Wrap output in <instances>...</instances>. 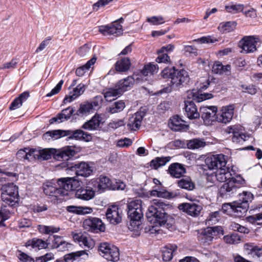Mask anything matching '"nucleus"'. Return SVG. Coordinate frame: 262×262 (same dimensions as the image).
<instances>
[{
	"mask_svg": "<svg viewBox=\"0 0 262 262\" xmlns=\"http://www.w3.org/2000/svg\"><path fill=\"white\" fill-rule=\"evenodd\" d=\"M205 163L210 169H217L215 176L218 181L224 183L220 186L219 193L222 198H228L236 192L245 184V180L239 174L226 167L225 156L223 154L208 157Z\"/></svg>",
	"mask_w": 262,
	"mask_h": 262,
	"instance_id": "1",
	"label": "nucleus"
},
{
	"mask_svg": "<svg viewBox=\"0 0 262 262\" xmlns=\"http://www.w3.org/2000/svg\"><path fill=\"white\" fill-rule=\"evenodd\" d=\"M80 186L78 180L73 178H63L56 181L52 180L44 183L42 189L44 193L51 198L58 199L67 196L69 192L75 190Z\"/></svg>",
	"mask_w": 262,
	"mask_h": 262,
	"instance_id": "2",
	"label": "nucleus"
},
{
	"mask_svg": "<svg viewBox=\"0 0 262 262\" xmlns=\"http://www.w3.org/2000/svg\"><path fill=\"white\" fill-rule=\"evenodd\" d=\"M169 208V204L166 203L161 200L155 199L152 204L150 206L146 212V216L150 222H152L154 227L162 226L166 223L168 215L165 212L167 209Z\"/></svg>",
	"mask_w": 262,
	"mask_h": 262,
	"instance_id": "3",
	"label": "nucleus"
},
{
	"mask_svg": "<svg viewBox=\"0 0 262 262\" xmlns=\"http://www.w3.org/2000/svg\"><path fill=\"white\" fill-rule=\"evenodd\" d=\"M161 75L163 78H170L171 85L176 88L184 86L187 84L190 80L188 72L186 70H178L174 67L164 68Z\"/></svg>",
	"mask_w": 262,
	"mask_h": 262,
	"instance_id": "4",
	"label": "nucleus"
},
{
	"mask_svg": "<svg viewBox=\"0 0 262 262\" xmlns=\"http://www.w3.org/2000/svg\"><path fill=\"white\" fill-rule=\"evenodd\" d=\"M1 198L3 201L12 206L18 200V187L13 183L3 185L1 188Z\"/></svg>",
	"mask_w": 262,
	"mask_h": 262,
	"instance_id": "5",
	"label": "nucleus"
},
{
	"mask_svg": "<svg viewBox=\"0 0 262 262\" xmlns=\"http://www.w3.org/2000/svg\"><path fill=\"white\" fill-rule=\"evenodd\" d=\"M224 230L221 226L209 227L199 232L198 240L205 245H210L215 236L223 235Z\"/></svg>",
	"mask_w": 262,
	"mask_h": 262,
	"instance_id": "6",
	"label": "nucleus"
},
{
	"mask_svg": "<svg viewBox=\"0 0 262 262\" xmlns=\"http://www.w3.org/2000/svg\"><path fill=\"white\" fill-rule=\"evenodd\" d=\"M98 250L100 255L107 260L116 262L119 260V250L115 246L106 242L102 243L100 244Z\"/></svg>",
	"mask_w": 262,
	"mask_h": 262,
	"instance_id": "7",
	"label": "nucleus"
},
{
	"mask_svg": "<svg viewBox=\"0 0 262 262\" xmlns=\"http://www.w3.org/2000/svg\"><path fill=\"white\" fill-rule=\"evenodd\" d=\"M225 132L231 134L230 136L233 143L242 145L249 136L246 135L242 132V127L239 125H232L228 126L225 129Z\"/></svg>",
	"mask_w": 262,
	"mask_h": 262,
	"instance_id": "8",
	"label": "nucleus"
},
{
	"mask_svg": "<svg viewBox=\"0 0 262 262\" xmlns=\"http://www.w3.org/2000/svg\"><path fill=\"white\" fill-rule=\"evenodd\" d=\"M211 83L212 82L208 80L200 85L199 91H196L195 90H193L191 91L188 92V98H192L194 101L198 102H200L204 100L212 98L213 95L211 93H202L200 92V91L206 90L211 84Z\"/></svg>",
	"mask_w": 262,
	"mask_h": 262,
	"instance_id": "9",
	"label": "nucleus"
},
{
	"mask_svg": "<svg viewBox=\"0 0 262 262\" xmlns=\"http://www.w3.org/2000/svg\"><path fill=\"white\" fill-rule=\"evenodd\" d=\"M83 227L86 230L93 233L104 232L105 230L104 224L97 217H90L84 220Z\"/></svg>",
	"mask_w": 262,
	"mask_h": 262,
	"instance_id": "10",
	"label": "nucleus"
},
{
	"mask_svg": "<svg viewBox=\"0 0 262 262\" xmlns=\"http://www.w3.org/2000/svg\"><path fill=\"white\" fill-rule=\"evenodd\" d=\"M67 169L74 171L78 176L88 177L93 172V169L89 165L84 162L67 164Z\"/></svg>",
	"mask_w": 262,
	"mask_h": 262,
	"instance_id": "11",
	"label": "nucleus"
},
{
	"mask_svg": "<svg viewBox=\"0 0 262 262\" xmlns=\"http://www.w3.org/2000/svg\"><path fill=\"white\" fill-rule=\"evenodd\" d=\"M178 208L189 215L197 217L200 214L203 207L199 202H191L182 203L179 205Z\"/></svg>",
	"mask_w": 262,
	"mask_h": 262,
	"instance_id": "12",
	"label": "nucleus"
},
{
	"mask_svg": "<svg viewBox=\"0 0 262 262\" xmlns=\"http://www.w3.org/2000/svg\"><path fill=\"white\" fill-rule=\"evenodd\" d=\"M128 217L142 219L143 216L142 201L137 199L131 201L127 204Z\"/></svg>",
	"mask_w": 262,
	"mask_h": 262,
	"instance_id": "13",
	"label": "nucleus"
},
{
	"mask_svg": "<svg viewBox=\"0 0 262 262\" xmlns=\"http://www.w3.org/2000/svg\"><path fill=\"white\" fill-rule=\"evenodd\" d=\"M99 32L104 35H113L115 37L119 36L123 33L122 26L115 21L111 24L99 27Z\"/></svg>",
	"mask_w": 262,
	"mask_h": 262,
	"instance_id": "14",
	"label": "nucleus"
},
{
	"mask_svg": "<svg viewBox=\"0 0 262 262\" xmlns=\"http://www.w3.org/2000/svg\"><path fill=\"white\" fill-rule=\"evenodd\" d=\"M256 39L253 36H245L239 41L238 46L245 53H253L257 49Z\"/></svg>",
	"mask_w": 262,
	"mask_h": 262,
	"instance_id": "15",
	"label": "nucleus"
},
{
	"mask_svg": "<svg viewBox=\"0 0 262 262\" xmlns=\"http://www.w3.org/2000/svg\"><path fill=\"white\" fill-rule=\"evenodd\" d=\"M55 151L54 159L58 161H68L76 155V151L70 146L55 149Z\"/></svg>",
	"mask_w": 262,
	"mask_h": 262,
	"instance_id": "16",
	"label": "nucleus"
},
{
	"mask_svg": "<svg viewBox=\"0 0 262 262\" xmlns=\"http://www.w3.org/2000/svg\"><path fill=\"white\" fill-rule=\"evenodd\" d=\"M217 107L215 106H202L200 111L201 117L205 123L209 124L216 120Z\"/></svg>",
	"mask_w": 262,
	"mask_h": 262,
	"instance_id": "17",
	"label": "nucleus"
},
{
	"mask_svg": "<svg viewBox=\"0 0 262 262\" xmlns=\"http://www.w3.org/2000/svg\"><path fill=\"white\" fill-rule=\"evenodd\" d=\"M121 211L117 206L112 205L107 209L105 215L110 223L117 225L122 220Z\"/></svg>",
	"mask_w": 262,
	"mask_h": 262,
	"instance_id": "18",
	"label": "nucleus"
},
{
	"mask_svg": "<svg viewBox=\"0 0 262 262\" xmlns=\"http://www.w3.org/2000/svg\"><path fill=\"white\" fill-rule=\"evenodd\" d=\"M67 136L68 140L74 139L85 142H90L92 140L91 134L85 132L81 129L67 130Z\"/></svg>",
	"mask_w": 262,
	"mask_h": 262,
	"instance_id": "19",
	"label": "nucleus"
},
{
	"mask_svg": "<svg viewBox=\"0 0 262 262\" xmlns=\"http://www.w3.org/2000/svg\"><path fill=\"white\" fill-rule=\"evenodd\" d=\"M155 189L150 191L152 196L166 199H171L180 195V193L177 191H169L163 186H155Z\"/></svg>",
	"mask_w": 262,
	"mask_h": 262,
	"instance_id": "20",
	"label": "nucleus"
},
{
	"mask_svg": "<svg viewBox=\"0 0 262 262\" xmlns=\"http://www.w3.org/2000/svg\"><path fill=\"white\" fill-rule=\"evenodd\" d=\"M145 113L143 111H138L129 117L127 126L129 129L132 130H136L139 128Z\"/></svg>",
	"mask_w": 262,
	"mask_h": 262,
	"instance_id": "21",
	"label": "nucleus"
},
{
	"mask_svg": "<svg viewBox=\"0 0 262 262\" xmlns=\"http://www.w3.org/2000/svg\"><path fill=\"white\" fill-rule=\"evenodd\" d=\"M221 113L217 114L216 120L219 122L227 123L231 121L234 114V107L232 105L223 107Z\"/></svg>",
	"mask_w": 262,
	"mask_h": 262,
	"instance_id": "22",
	"label": "nucleus"
},
{
	"mask_svg": "<svg viewBox=\"0 0 262 262\" xmlns=\"http://www.w3.org/2000/svg\"><path fill=\"white\" fill-rule=\"evenodd\" d=\"M192 100H185L183 109L185 111V115L190 119L199 118L200 116V113L198 111L196 106Z\"/></svg>",
	"mask_w": 262,
	"mask_h": 262,
	"instance_id": "23",
	"label": "nucleus"
},
{
	"mask_svg": "<svg viewBox=\"0 0 262 262\" xmlns=\"http://www.w3.org/2000/svg\"><path fill=\"white\" fill-rule=\"evenodd\" d=\"M244 249L247 254L253 258L262 261V246H258L252 243H246L244 245Z\"/></svg>",
	"mask_w": 262,
	"mask_h": 262,
	"instance_id": "24",
	"label": "nucleus"
},
{
	"mask_svg": "<svg viewBox=\"0 0 262 262\" xmlns=\"http://www.w3.org/2000/svg\"><path fill=\"white\" fill-rule=\"evenodd\" d=\"M135 84V79L132 76L120 80L116 84V86L122 95L124 92L130 90Z\"/></svg>",
	"mask_w": 262,
	"mask_h": 262,
	"instance_id": "25",
	"label": "nucleus"
},
{
	"mask_svg": "<svg viewBox=\"0 0 262 262\" xmlns=\"http://www.w3.org/2000/svg\"><path fill=\"white\" fill-rule=\"evenodd\" d=\"M75 195L78 199L89 201L95 196V192L91 187L86 186L77 189Z\"/></svg>",
	"mask_w": 262,
	"mask_h": 262,
	"instance_id": "26",
	"label": "nucleus"
},
{
	"mask_svg": "<svg viewBox=\"0 0 262 262\" xmlns=\"http://www.w3.org/2000/svg\"><path fill=\"white\" fill-rule=\"evenodd\" d=\"M102 122V117L101 115L96 114L90 120L85 122L81 128L87 130H96Z\"/></svg>",
	"mask_w": 262,
	"mask_h": 262,
	"instance_id": "27",
	"label": "nucleus"
},
{
	"mask_svg": "<svg viewBox=\"0 0 262 262\" xmlns=\"http://www.w3.org/2000/svg\"><path fill=\"white\" fill-rule=\"evenodd\" d=\"M168 172L172 177L180 178L186 173V169L183 165L173 163L169 166Z\"/></svg>",
	"mask_w": 262,
	"mask_h": 262,
	"instance_id": "28",
	"label": "nucleus"
},
{
	"mask_svg": "<svg viewBox=\"0 0 262 262\" xmlns=\"http://www.w3.org/2000/svg\"><path fill=\"white\" fill-rule=\"evenodd\" d=\"M169 126L174 131L185 130L189 127L188 125L184 124V121L178 115L170 119Z\"/></svg>",
	"mask_w": 262,
	"mask_h": 262,
	"instance_id": "29",
	"label": "nucleus"
},
{
	"mask_svg": "<svg viewBox=\"0 0 262 262\" xmlns=\"http://www.w3.org/2000/svg\"><path fill=\"white\" fill-rule=\"evenodd\" d=\"M67 130L56 129L49 130L43 135L42 139L48 141L51 140H57L61 137H67Z\"/></svg>",
	"mask_w": 262,
	"mask_h": 262,
	"instance_id": "30",
	"label": "nucleus"
},
{
	"mask_svg": "<svg viewBox=\"0 0 262 262\" xmlns=\"http://www.w3.org/2000/svg\"><path fill=\"white\" fill-rule=\"evenodd\" d=\"M85 85L83 84H79L74 89L72 92H71L68 96H67L64 100V103L67 102H71L75 100L78 96L82 95L85 91Z\"/></svg>",
	"mask_w": 262,
	"mask_h": 262,
	"instance_id": "31",
	"label": "nucleus"
},
{
	"mask_svg": "<svg viewBox=\"0 0 262 262\" xmlns=\"http://www.w3.org/2000/svg\"><path fill=\"white\" fill-rule=\"evenodd\" d=\"M48 240L45 241L41 239L33 238L27 241L26 243V246H31L32 248H36L38 250L45 249L50 244V243H48Z\"/></svg>",
	"mask_w": 262,
	"mask_h": 262,
	"instance_id": "32",
	"label": "nucleus"
},
{
	"mask_svg": "<svg viewBox=\"0 0 262 262\" xmlns=\"http://www.w3.org/2000/svg\"><path fill=\"white\" fill-rule=\"evenodd\" d=\"M178 186L182 189L188 191L193 190L195 185L191 179L189 177H184L177 181Z\"/></svg>",
	"mask_w": 262,
	"mask_h": 262,
	"instance_id": "33",
	"label": "nucleus"
},
{
	"mask_svg": "<svg viewBox=\"0 0 262 262\" xmlns=\"http://www.w3.org/2000/svg\"><path fill=\"white\" fill-rule=\"evenodd\" d=\"M130 66V60L127 57H124L118 60L115 64L116 70L119 72H125L128 71Z\"/></svg>",
	"mask_w": 262,
	"mask_h": 262,
	"instance_id": "34",
	"label": "nucleus"
},
{
	"mask_svg": "<svg viewBox=\"0 0 262 262\" xmlns=\"http://www.w3.org/2000/svg\"><path fill=\"white\" fill-rule=\"evenodd\" d=\"M177 249L176 245H168L165 246L162 250L163 260L165 261L171 260L173 257V253Z\"/></svg>",
	"mask_w": 262,
	"mask_h": 262,
	"instance_id": "35",
	"label": "nucleus"
},
{
	"mask_svg": "<svg viewBox=\"0 0 262 262\" xmlns=\"http://www.w3.org/2000/svg\"><path fill=\"white\" fill-rule=\"evenodd\" d=\"M171 159V157H156L150 162V166L151 168L157 169L159 167L164 166L169 162Z\"/></svg>",
	"mask_w": 262,
	"mask_h": 262,
	"instance_id": "36",
	"label": "nucleus"
},
{
	"mask_svg": "<svg viewBox=\"0 0 262 262\" xmlns=\"http://www.w3.org/2000/svg\"><path fill=\"white\" fill-rule=\"evenodd\" d=\"M248 208L246 206L242 205L239 202L235 201L233 202V215L237 217H243L246 215Z\"/></svg>",
	"mask_w": 262,
	"mask_h": 262,
	"instance_id": "37",
	"label": "nucleus"
},
{
	"mask_svg": "<svg viewBox=\"0 0 262 262\" xmlns=\"http://www.w3.org/2000/svg\"><path fill=\"white\" fill-rule=\"evenodd\" d=\"M104 97L107 101H112L116 99L117 97L121 95L116 85L113 88H110L104 90L103 92Z\"/></svg>",
	"mask_w": 262,
	"mask_h": 262,
	"instance_id": "38",
	"label": "nucleus"
},
{
	"mask_svg": "<svg viewBox=\"0 0 262 262\" xmlns=\"http://www.w3.org/2000/svg\"><path fill=\"white\" fill-rule=\"evenodd\" d=\"M253 198V195L251 192L244 191L238 194V200L236 201L249 208V203L252 202Z\"/></svg>",
	"mask_w": 262,
	"mask_h": 262,
	"instance_id": "39",
	"label": "nucleus"
},
{
	"mask_svg": "<svg viewBox=\"0 0 262 262\" xmlns=\"http://www.w3.org/2000/svg\"><path fill=\"white\" fill-rule=\"evenodd\" d=\"M231 67L230 65L223 66L220 61H215L212 68V71L216 74L227 73L230 71Z\"/></svg>",
	"mask_w": 262,
	"mask_h": 262,
	"instance_id": "40",
	"label": "nucleus"
},
{
	"mask_svg": "<svg viewBox=\"0 0 262 262\" xmlns=\"http://www.w3.org/2000/svg\"><path fill=\"white\" fill-rule=\"evenodd\" d=\"M96 61V58L93 57L89 60L85 64L77 68L76 70L75 73L78 76H82L84 75L85 71L89 70L91 67L93 65Z\"/></svg>",
	"mask_w": 262,
	"mask_h": 262,
	"instance_id": "41",
	"label": "nucleus"
},
{
	"mask_svg": "<svg viewBox=\"0 0 262 262\" xmlns=\"http://www.w3.org/2000/svg\"><path fill=\"white\" fill-rule=\"evenodd\" d=\"M111 181L108 177L101 176L99 178L98 188L100 192L103 191L106 188H111Z\"/></svg>",
	"mask_w": 262,
	"mask_h": 262,
	"instance_id": "42",
	"label": "nucleus"
},
{
	"mask_svg": "<svg viewBox=\"0 0 262 262\" xmlns=\"http://www.w3.org/2000/svg\"><path fill=\"white\" fill-rule=\"evenodd\" d=\"M125 107V104L123 101H117L108 108V112L111 114L117 113L123 111Z\"/></svg>",
	"mask_w": 262,
	"mask_h": 262,
	"instance_id": "43",
	"label": "nucleus"
},
{
	"mask_svg": "<svg viewBox=\"0 0 262 262\" xmlns=\"http://www.w3.org/2000/svg\"><path fill=\"white\" fill-rule=\"evenodd\" d=\"M38 231L43 234H51L57 233L60 230L59 227H55L52 226H45L39 225L37 227Z\"/></svg>",
	"mask_w": 262,
	"mask_h": 262,
	"instance_id": "44",
	"label": "nucleus"
},
{
	"mask_svg": "<svg viewBox=\"0 0 262 262\" xmlns=\"http://www.w3.org/2000/svg\"><path fill=\"white\" fill-rule=\"evenodd\" d=\"M55 148L43 149L39 150L38 151V158L43 160H49L51 158L52 156L54 158L55 152Z\"/></svg>",
	"mask_w": 262,
	"mask_h": 262,
	"instance_id": "45",
	"label": "nucleus"
},
{
	"mask_svg": "<svg viewBox=\"0 0 262 262\" xmlns=\"http://www.w3.org/2000/svg\"><path fill=\"white\" fill-rule=\"evenodd\" d=\"M130 219L129 223L127 224L128 229L131 231H138L141 229V220L142 219L137 217H128Z\"/></svg>",
	"mask_w": 262,
	"mask_h": 262,
	"instance_id": "46",
	"label": "nucleus"
},
{
	"mask_svg": "<svg viewBox=\"0 0 262 262\" xmlns=\"http://www.w3.org/2000/svg\"><path fill=\"white\" fill-rule=\"evenodd\" d=\"M236 25V23L233 21L221 23L219 26V29L223 32H230L235 29Z\"/></svg>",
	"mask_w": 262,
	"mask_h": 262,
	"instance_id": "47",
	"label": "nucleus"
},
{
	"mask_svg": "<svg viewBox=\"0 0 262 262\" xmlns=\"http://www.w3.org/2000/svg\"><path fill=\"white\" fill-rule=\"evenodd\" d=\"M158 68L157 65L148 64L145 65L143 69L141 71V74L144 76H147L148 74H154L158 72Z\"/></svg>",
	"mask_w": 262,
	"mask_h": 262,
	"instance_id": "48",
	"label": "nucleus"
},
{
	"mask_svg": "<svg viewBox=\"0 0 262 262\" xmlns=\"http://www.w3.org/2000/svg\"><path fill=\"white\" fill-rule=\"evenodd\" d=\"M205 145V142L199 139H192L189 140L187 143L188 148L192 149L203 147Z\"/></svg>",
	"mask_w": 262,
	"mask_h": 262,
	"instance_id": "49",
	"label": "nucleus"
},
{
	"mask_svg": "<svg viewBox=\"0 0 262 262\" xmlns=\"http://www.w3.org/2000/svg\"><path fill=\"white\" fill-rule=\"evenodd\" d=\"M86 253L85 250L79 251L75 252H72L67 254H66L64 256V260L66 262H69L71 260L76 259V258L79 257L81 255Z\"/></svg>",
	"mask_w": 262,
	"mask_h": 262,
	"instance_id": "50",
	"label": "nucleus"
},
{
	"mask_svg": "<svg viewBox=\"0 0 262 262\" xmlns=\"http://www.w3.org/2000/svg\"><path fill=\"white\" fill-rule=\"evenodd\" d=\"M224 240L227 244H235L239 243L241 238L237 233H232L231 235L225 236Z\"/></svg>",
	"mask_w": 262,
	"mask_h": 262,
	"instance_id": "51",
	"label": "nucleus"
},
{
	"mask_svg": "<svg viewBox=\"0 0 262 262\" xmlns=\"http://www.w3.org/2000/svg\"><path fill=\"white\" fill-rule=\"evenodd\" d=\"M92 110V104H91L90 103H82L77 111L76 115H83L90 112Z\"/></svg>",
	"mask_w": 262,
	"mask_h": 262,
	"instance_id": "52",
	"label": "nucleus"
},
{
	"mask_svg": "<svg viewBox=\"0 0 262 262\" xmlns=\"http://www.w3.org/2000/svg\"><path fill=\"white\" fill-rule=\"evenodd\" d=\"M240 89L242 90V92L248 93L250 95L255 94L257 91L256 86L252 84H242L240 86Z\"/></svg>",
	"mask_w": 262,
	"mask_h": 262,
	"instance_id": "53",
	"label": "nucleus"
},
{
	"mask_svg": "<svg viewBox=\"0 0 262 262\" xmlns=\"http://www.w3.org/2000/svg\"><path fill=\"white\" fill-rule=\"evenodd\" d=\"M74 112V108L71 106H69L68 108L62 110L61 112L59 114L60 116H61L62 119H63V121H64L70 119L71 115L73 114Z\"/></svg>",
	"mask_w": 262,
	"mask_h": 262,
	"instance_id": "54",
	"label": "nucleus"
},
{
	"mask_svg": "<svg viewBox=\"0 0 262 262\" xmlns=\"http://www.w3.org/2000/svg\"><path fill=\"white\" fill-rule=\"evenodd\" d=\"M78 241L80 245H83L89 248H92L93 246V242L83 235L79 236Z\"/></svg>",
	"mask_w": 262,
	"mask_h": 262,
	"instance_id": "55",
	"label": "nucleus"
},
{
	"mask_svg": "<svg viewBox=\"0 0 262 262\" xmlns=\"http://www.w3.org/2000/svg\"><path fill=\"white\" fill-rule=\"evenodd\" d=\"M147 21L152 25H159L165 23L164 18L162 16H154L148 18Z\"/></svg>",
	"mask_w": 262,
	"mask_h": 262,
	"instance_id": "56",
	"label": "nucleus"
},
{
	"mask_svg": "<svg viewBox=\"0 0 262 262\" xmlns=\"http://www.w3.org/2000/svg\"><path fill=\"white\" fill-rule=\"evenodd\" d=\"M247 220L251 223L260 225L262 224V212L249 216L247 217Z\"/></svg>",
	"mask_w": 262,
	"mask_h": 262,
	"instance_id": "57",
	"label": "nucleus"
},
{
	"mask_svg": "<svg viewBox=\"0 0 262 262\" xmlns=\"http://www.w3.org/2000/svg\"><path fill=\"white\" fill-rule=\"evenodd\" d=\"M158 56L156 58V61L158 63H168L170 61V57L167 53L163 52L160 53L159 50L158 51Z\"/></svg>",
	"mask_w": 262,
	"mask_h": 262,
	"instance_id": "58",
	"label": "nucleus"
},
{
	"mask_svg": "<svg viewBox=\"0 0 262 262\" xmlns=\"http://www.w3.org/2000/svg\"><path fill=\"white\" fill-rule=\"evenodd\" d=\"M54 241L52 245L53 248H60L62 245H69L68 243L65 241H63L61 239V237L57 235H53Z\"/></svg>",
	"mask_w": 262,
	"mask_h": 262,
	"instance_id": "59",
	"label": "nucleus"
},
{
	"mask_svg": "<svg viewBox=\"0 0 262 262\" xmlns=\"http://www.w3.org/2000/svg\"><path fill=\"white\" fill-rule=\"evenodd\" d=\"M18 59L17 58H13L10 62L5 63L0 68L1 69H14L17 67L18 63Z\"/></svg>",
	"mask_w": 262,
	"mask_h": 262,
	"instance_id": "60",
	"label": "nucleus"
},
{
	"mask_svg": "<svg viewBox=\"0 0 262 262\" xmlns=\"http://www.w3.org/2000/svg\"><path fill=\"white\" fill-rule=\"evenodd\" d=\"M220 217V211H215L212 212L209 216L207 217V221L209 222L208 224H215L218 222Z\"/></svg>",
	"mask_w": 262,
	"mask_h": 262,
	"instance_id": "61",
	"label": "nucleus"
},
{
	"mask_svg": "<svg viewBox=\"0 0 262 262\" xmlns=\"http://www.w3.org/2000/svg\"><path fill=\"white\" fill-rule=\"evenodd\" d=\"M226 9L229 12L237 13L238 12H243L244 5L242 4L232 5L226 7Z\"/></svg>",
	"mask_w": 262,
	"mask_h": 262,
	"instance_id": "62",
	"label": "nucleus"
},
{
	"mask_svg": "<svg viewBox=\"0 0 262 262\" xmlns=\"http://www.w3.org/2000/svg\"><path fill=\"white\" fill-rule=\"evenodd\" d=\"M54 259V254L51 252H50L44 255L36 258L35 262H47L49 260Z\"/></svg>",
	"mask_w": 262,
	"mask_h": 262,
	"instance_id": "63",
	"label": "nucleus"
},
{
	"mask_svg": "<svg viewBox=\"0 0 262 262\" xmlns=\"http://www.w3.org/2000/svg\"><path fill=\"white\" fill-rule=\"evenodd\" d=\"M222 210L224 213L233 215V202L232 203L224 204L222 205Z\"/></svg>",
	"mask_w": 262,
	"mask_h": 262,
	"instance_id": "64",
	"label": "nucleus"
}]
</instances>
